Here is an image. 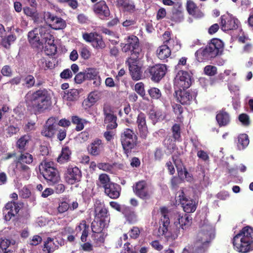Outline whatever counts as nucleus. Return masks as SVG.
Returning a JSON list of instances; mask_svg holds the SVG:
<instances>
[{"label": "nucleus", "instance_id": "1", "mask_svg": "<svg viewBox=\"0 0 253 253\" xmlns=\"http://www.w3.org/2000/svg\"><path fill=\"white\" fill-rule=\"evenodd\" d=\"M160 225L158 229L160 235L164 236L167 241H173L181 233L188 229L192 223V217L188 214L177 213L173 226H170V211L166 207L160 208Z\"/></svg>", "mask_w": 253, "mask_h": 253}, {"label": "nucleus", "instance_id": "2", "mask_svg": "<svg viewBox=\"0 0 253 253\" xmlns=\"http://www.w3.org/2000/svg\"><path fill=\"white\" fill-rule=\"evenodd\" d=\"M24 98L27 110L36 115L45 112L51 106V96L46 88L29 91Z\"/></svg>", "mask_w": 253, "mask_h": 253}, {"label": "nucleus", "instance_id": "3", "mask_svg": "<svg viewBox=\"0 0 253 253\" xmlns=\"http://www.w3.org/2000/svg\"><path fill=\"white\" fill-rule=\"evenodd\" d=\"M233 248L239 253H247L253 250V228L243 227L232 239Z\"/></svg>", "mask_w": 253, "mask_h": 253}, {"label": "nucleus", "instance_id": "4", "mask_svg": "<svg viewBox=\"0 0 253 253\" xmlns=\"http://www.w3.org/2000/svg\"><path fill=\"white\" fill-rule=\"evenodd\" d=\"M224 44L218 39H212L204 48L197 50L195 55L197 60L200 62L211 60L222 54Z\"/></svg>", "mask_w": 253, "mask_h": 253}, {"label": "nucleus", "instance_id": "5", "mask_svg": "<svg viewBox=\"0 0 253 253\" xmlns=\"http://www.w3.org/2000/svg\"><path fill=\"white\" fill-rule=\"evenodd\" d=\"M98 180L100 184L98 185L104 188V193L107 196L113 199H118L120 196L122 189L121 186L112 182L108 175L100 174Z\"/></svg>", "mask_w": 253, "mask_h": 253}, {"label": "nucleus", "instance_id": "6", "mask_svg": "<svg viewBox=\"0 0 253 253\" xmlns=\"http://www.w3.org/2000/svg\"><path fill=\"white\" fill-rule=\"evenodd\" d=\"M42 167L43 171L42 175L49 186H54L59 183L60 176L57 169L53 167L52 162H46L45 160L42 161L39 166L41 169Z\"/></svg>", "mask_w": 253, "mask_h": 253}, {"label": "nucleus", "instance_id": "7", "mask_svg": "<svg viewBox=\"0 0 253 253\" xmlns=\"http://www.w3.org/2000/svg\"><path fill=\"white\" fill-rule=\"evenodd\" d=\"M120 140L124 153L128 157L137 145V137L133 130L126 128L121 134Z\"/></svg>", "mask_w": 253, "mask_h": 253}, {"label": "nucleus", "instance_id": "8", "mask_svg": "<svg viewBox=\"0 0 253 253\" xmlns=\"http://www.w3.org/2000/svg\"><path fill=\"white\" fill-rule=\"evenodd\" d=\"M122 50L124 52L130 51L135 58H138L142 49L140 45L139 40L137 37L131 35L125 39V42L121 43Z\"/></svg>", "mask_w": 253, "mask_h": 253}, {"label": "nucleus", "instance_id": "9", "mask_svg": "<svg viewBox=\"0 0 253 253\" xmlns=\"http://www.w3.org/2000/svg\"><path fill=\"white\" fill-rule=\"evenodd\" d=\"M211 235L208 231H201L197 234L194 246L197 253H204L209 248L211 242Z\"/></svg>", "mask_w": 253, "mask_h": 253}, {"label": "nucleus", "instance_id": "10", "mask_svg": "<svg viewBox=\"0 0 253 253\" xmlns=\"http://www.w3.org/2000/svg\"><path fill=\"white\" fill-rule=\"evenodd\" d=\"M104 123L106 124L107 130L115 129L118 126L117 117L113 108L109 104H105L103 108Z\"/></svg>", "mask_w": 253, "mask_h": 253}, {"label": "nucleus", "instance_id": "11", "mask_svg": "<svg viewBox=\"0 0 253 253\" xmlns=\"http://www.w3.org/2000/svg\"><path fill=\"white\" fill-rule=\"evenodd\" d=\"M192 84V74L187 71L180 70L177 73L174 81V85L179 89H186Z\"/></svg>", "mask_w": 253, "mask_h": 253}, {"label": "nucleus", "instance_id": "12", "mask_svg": "<svg viewBox=\"0 0 253 253\" xmlns=\"http://www.w3.org/2000/svg\"><path fill=\"white\" fill-rule=\"evenodd\" d=\"M44 18L48 26L53 30H63L66 27V21L54 13L47 12L45 13Z\"/></svg>", "mask_w": 253, "mask_h": 253}, {"label": "nucleus", "instance_id": "13", "mask_svg": "<svg viewBox=\"0 0 253 253\" xmlns=\"http://www.w3.org/2000/svg\"><path fill=\"white\" fill-rule=\"evenodd\" d=\"M22 206L23 203L20 202H8L2 210L4 220L8 221L12 217H15L18 214Z\"/></svg>", "mask_w": 253, "mask_h": 253}, {"label": "nucleus", "instance_id": "14", "mask_svg": "<svg viewBox=\"0 0 253 253\" xmlns=\"http://www.w3.org/2000/svg\"><path fill=\"white\" fill-rule=\"evenodd\" d=\"M220 26L224 31L237 29L240 23L238 19L232 15L227 13L220 17Z\"/></svg>", "mask_w": 253, "mask_h": 253}, {"label": "nucleus", "instance_id": "15", "mask_svg": "<svg viewBox=\"0 0 253 253\" xmlns=\"http://www.w3.org/2000/svg\"><path fill=\"white\" fill-rule=\"evenodd\" d=\"M147 71L151 76V80L158 83L166 75L167 67L165 64H158L149 67Z\"/></svg>", "mask_w": 253, "mask_h": 253}, {"label": "nucleus", "instance_id": "16", "mask_svg": "<svg viewBox=\"0 0 253 253\" xmlns=\"http://www.w3.org/2000/svg\"><path fill=\"white\" fill-rule=\"evenodd\" d=\"M83 38L85 42L91 43L96 49H103L106 46L102 36L96 32L83 33Z\"/></svg>", "mask_w": 253, "mask_h": 253}, {"label": "nucleus", "instance_id": "17", "mask_svg": "<svg viewBox=\"0 0 253 253\" xmlns=\"http://www.w3.org/2000/svg\"><path fill=\"white\" fill-rule=\"evenodd\" d=\"M82 172L76 166H69L65 173V178L69 184H74L81 181Z\"/></svg>", "mask_w": 253, "mask_h": 253}, {"label": "nucleus", "instance_id": "18", "mask_svg": "<svg viewBox=\"0 0 253 253\" xmlns=\"http://www.w3.org/2000/svg\"><path fill=\"white\" fill-rule=\"evenodd\" d=\"M133 191L135 195L142 200H148L151 198L145 180H140L135 183L133 186Z\"/></svg>", "mask_w": 253, "mask_h": 253}, {"label": "nucleus", "instance_id": "19", "mask_svg": "<svg viewBox=\"0 0 253 253\" xmlns=\"http://www.w3.org/2000/svg\"><path fill=\"white\" fill-rule=\"evenodd\" d=\"M93 11L101 20H106L110 15L109 7L104 0H101L94 4L93 6Z\"/></svg>", "mask_w": 253, "mask_h": 253}, {"label": "nucleus", "instance_id": "20", "mask_svg": "<svg viewBox=\"0 0 253 253\" xmlns=\"http://www.w3.org/2000/svg\"><path fill=\"white\" fill-rule=\"evenodd\" d=\"M57 118H49L45 123L41 131V134L48 138H52L57 130Z\"/></svg>", "mask_w": 253, "mask_h": 253}, {"label": "nucleus", "instance_id": "21", "mask_svg": "<svg viewBox=\"0 0 253 253\" xmlns=\"http://www.w3.org/2000/svg\"><path fill=\"white\" fill-rule=\"evenodd\" d=\"M175 95L177 100L182 105H190L196 98L194 92L182 89L176 91Z\"/></svg>", "mask_w": 253, "mask_h": 253}, {"label": "nucleus", "instance_id": "22", "mask_svg": "<svg viewBox=\"0 0 253 253\" xmlns=\"http://www.w3.org/2000/svg\"><path fill=\"white\" fill-rule=\"evenodd\" d=\"M126 64L128 66L130 74L133 81H138L142 78L143 72L141 68L135 64L133 59L128 58L126 61Z\"/></svg>", "mask_w": 253, "mask_h": 253}, {"label": "nucleus", "instance_id": "23", "mask_svg": "<svg viewBox=\"0 0 253 253\" xmlns=\"http://www.w3.org/2000/svg\"><path fill=\"white\" fill-rule=\"evenodd\" d=\"M215 119L219 126L223 127L227 126L230 124L231 118L226 109L222 108L217 111Z\"/></svg>", "mask_w": 253, "mask_h": 253}, {"label": "nucleus", "instance_id": "24", "mask_svg": "<svg viewBox=\"0 0 253 253\" xmlns=\"http://www.w3.org/2000/svg\"><path fill=\"white\" fill-rule=\"evenodd\" d=\"M136 124L140 137L145 139L147 136L148 130L146 125V116L144 113L141 112L138 115Z\"/></svg>", "mask_w": 253, "mask_h": 253}, {"label": "nucleus", "instance_id": "25", "mask_svg": "<svg viewBox=\"0 0 253 253\" xmlns=\"http://www.w3.org/2000/svg\"><path fill=\"white\" fill-rule=\"evenodd\" d=\"M182 196H179V200L184 211L187 213L194 212L196 209L195 202L192 199L186 198L184 195L183 192H182Z\"/></svg>", "mask_w": 253, "mask_h": 253}, {"label": "nucleus", "instance_id": "26", "mask_svg": "<svg viewBox=\"0 0 253 253\" xmlns=\"http://www.w3.org/2000/svg\"><path fill=\"white\" fill-rule=\"evenodd\" d=\"M118 7H122L125 12L133 13L136 11L135 5L130 0H114Z\"/></svg>", "mask_w": 253, "mask_h": 253}, {"label": "nucleus", "instance_id": "27", "mask_svg": "<svg viewBox=\"0 0 253 253\" xmlns=\"http://www.w3.org/2000/svg\"><path fill=\"white\" fill-rule=\"evenodd\" d=\"M104 149V145L101 139H95L88 146V151L94 156H98Z\"/></svg>", "mask_w": 253, "mask_h": 253}, {"label": "nucleus", "instance_id": "28", "mask_svg": "<svg viewBox=\"0 0 253 253\" xmlns=\"http://www.w3.org/2000/svg\"><path fill=\"white\" fill-rule=\"evenodd\" d=\"M87 80H94L93 84L99 86L101 84V78L99 75V71L96 68H89L85 71Z\"/></svg>", "mask_w": 253, "mask_h": 253}, {"label": "nucleus", "instance_id": "29", "mask_svg": "<svg viewBox=\"0 0 253 253\" xmlns=\"http://www.w3.org/2000/svg\"><path fill=\"white\" fill-rule=\"evenodd\" d=\"M28 40L33 48H39L42 46V41L38 36V30L35 29L28 33Z\"/></svg>", "mask_w": 253, "mask_h": 253}, {"label": "nucleus", "instance_id": "30", "mask_svg": "<svg viewBox=\"0 0 253 253\" xmlns=\"http://www.w3.org/2000/svg\"><path fill=\"white\" fill-rule=\"evenodd\" d=\"M59 248L58 242L53 238L48 237L44 242L42 251L43 253H52Z\"/></svg>", "mask_w": 253, "mask_h": 253}, {"label": "nucleus", "instance_id": "31", "mask_svg": "<svg viewBox=\"0 0 253 253\" xmlns=\"http://www.w3.org/2000/svg\"><path fill=\"white\" fill-rule=\"evenodd\" d=\"M72 151L68 146L63 147L60 154L57 158V162L60 164H64L71 160Z\"/></svg>", "mask_w": 253, "mask_h": 253}, {"label": "nucleus", "instance_id": "32", "mask_svg": "<svg viewBox=\"0 0 253 253\" xmlns=\"http://www.w3.org/2000/svg\"><path fill=\"white\" fill-rule=\"evenodd\" d=\"M186 9L190 15L195 17H201L203 15L202 12L193 0H188L187 1Z\"/></svg>", "mask_w": 253, "mask_h": 253}, {"label": "nucleus", "instance_id": "33", "mask_svg": "<svg viewBox=\"0 0 253 253\" xmlns=\"http://www.w3.org/2000/svg\"><path fill=\"white\" fill-rule=\"evenodd\" d=\"M183 19L184 17L181 5H178L177 7L174 6L172 9L170 20L176 23H179L181 22Z\"/></svg>", "mask_w": 253, "mask_h": 253}, {"label": "nucleus", "instance_id": "34", "mask_svg": "<svg viewBox=\"0 0 253 253\" xmlns=\"http://www.w3.org/2000/svg\"><path fill=\"white\" fill-rule=\"evenodd\" d=\"M171 55V50L167 44L160 46L157 50V55L161 60L167 59Z\"/></svg>", "mask_w": 253, "mask_h": 253}, {"label": "nucleus", "instance_id": "35", "mask_svg": "<svg viewBox=\"0 0 253 253\" xmlns=\"http://www.w3.org/2000/svg\"><path fill=\"white\" fill-rule=\"evenodd\" d=\"M45 29L41 28L39 29V33L41 34L42 42H45V45H49L54 43V37L48 32H45Z\"/></svg>", "mask_w": 253, "mask_h": 253}, {"label": "nucleus", "instance_id": "36", "mask_svg": "<svg viewBox=\"0 0 253 253\" xmlns=\"http://www.w3.org/2000/svg\"><path fill=\"white\" fill-rule=\"evenodd\" d=\"M105 222L103 219H94L91 223V228L93 233L103 232Z\"/></svg>", "mask_w": 253, "mask_h": 253}, {"label": "nucleus", "instance_id": "37", "mask_svg": "<svg viewBox=\"0 0 253 253\" xmlns=\"http://www.w3.org/2000/svg\"><path fill=\"white\" fill-rule=\"evenodd\" d=\"M31 140V136L28 134H25L20 137L16 142V147L19 149L20 153L25 150V146Z\"/></svg>", "mask_w": 253, "mask_h": 253}, {"label": "nucleus", "instance_id": "38", "mask_svg": "<svg viewBox=\"0 0 253 253\" xmlns=\"http://www.w3.org/2000/svg\"><path fill=\"white\" fill-rule=\"evenodd\" d=\"M172 159L177 169L178 174V176H177L184 180L185 169H186V168L183 166L181 161L176 158L174 155L172 156Z\"/></svg>", "mask_w": 253, "mask_h": 253}, {"label": "nucleus", "instance_id": "39", "mask_svg": "<svg viewBox=\"0 0 253 253\" xmlns=\"http://www.w3.org/2000/svg\"><path fill=\"white\" fill-rule=\"evenodd\" d=\"M77 228L80 231L83 230L82 234L81 237V240L83 242H85L86 241L87 237L88 235V225L87 224L85 220H83L81 221L80 224L77 226Z\"/></svg>", "mask_w": 253, "mask_h": 253}, {"label": "nucleus", "instance_id": "40", "mask_svg": "<svg viewBox=\"0 0 253 253\" xmlns=\"http://www.w3.org/2000/svg\"><path fill=\"white\" fill-rule=\"evenodd\" d=\"M24 13L27 16L32 18L34 22L38 21L39 17V13L36 9V7H30L29 6H25L23 8Z\"/></svg>", "mask_w": 253, "mask_h": 253}, {"label": "nucleus", "instance_id": "41", "mask_svg": "<svg viewBox=\"0 0 253 253\" xmlns=\"http://www.w3.org/2000/svg\"><path fill=\"white\" fill-rule=\"evenodd\" d=\"M79 96V92L77 89H71L64 92L63 98L68 101H75Z\"/></svg>", "mask_w": 253, "mask_h": 253}, {"label": "nucleus", "instance_id": "42", "mask_svg": "<svg viewBox=\"0 0 253 253\" xmlns=\"http://www.w3.org/2000/svg\"><path fill=\"white\" fill-rule=\"evenodd\" d=\"M175 141H177V140L172 139L171 136H167L163 141V144L167 149L172 152L174 151L176 147L175 143Z\"/></svg>", "mask_w": 253, "mask_h": 253}, {"label": "nucleus", "instance_id": "43", "mask_svg": "<svg viewBox=\"0 0 253 253\" xmlns=\"http://www.w3.org/2000/svg\"><path fill=\"white\" fill-rule=\"evenodd\" d=\"M91 237L95 246L100 247L104 243L106 236L103 232H100L93 233Z\"/></svg>", "mask_w": 253, "mask_h": 253}, {"label": "nucleus", "instance_id": "44", "mask_svg": "<svg viewBox=\"0 0 253 253\" xmlns=\"http://www.w3.org/2000/svg\"><path fill=\"white\" fill-rule=\"evenodd\" d=\"M249 143V139L247 134L243 133L238 137L237 146L240 150L245 149Z\"/></svg>", "mask_w": 253, "mask_h": 253}, {"label": "nucleus", "instance_id": "45", "mask_svg": "<svg viewBox=\"0 0 253 253\" xmlns=\"http://www.w3.org/2000/svg\"><path fill=\"white\" fill-rule=\"evenodd\" d=\"M100 206H97L95 208V211L97 214L98 217L100 219H104L107 217L108 215V211L103 204L100 202L98 204Z\"/></svg>", "mask_w": 253, "mask_h": 253}, {"label": "nucleus", "instance_id": "46", "mask_svg": "<svg viewBox=\"0 0 253 253\" xmlns=\"http://www.w3.org/2000/svg\"><path fill=\"white\" fill-rule=\"evenodd\" d=\"M127 220L130 222L135 220L136 214L135 212L129 207H124L121 211Z\"/></svg>", "mask_w": 253, "mask_h": 253}, {"label": "nucleus", "instance_id": "47", "mask_svg": "<svg viewBox=\"0 0 253 253\" xmlns=\"http://www.w3.org/2000/svg\"><path fill=\"white\" fill-rule=\"evenodd\" d=\"M171 131L172 133V138L175 140H177L178 142L181 141V129L180 126L179 124H174L172 127Z\"/></svg>", "mask_w": 253, "mask_h": 253}, {"label": "nucleus", "instance_id": "48", "mask_svg": "<svg viewBox=\"0 0 253 253\" xmlns=\"http://www.w3.org/2000/svg\"><path fill=\"white\" fill-rule=\"evenodd\" d=\"M23 86H26L27 88H31L35 85L36 80L32 75H27L23 79Z\"/></svg>", "mask_w": 253, "mask_h": 253}, {"label": "nucleus", "instance_id": "49", "mask_svg": "<svg viewBox=\"0 0 253 253\" xmlns=\"http://www.w3.org/2000/svg\"><path fill=\"white\" fill-rule=\"evenodd\" d=\"M16 169L23 175L29 176L30 174V169L29 167L21 162H18L16 165Z\"/></svg>", "mask_w": 253, "mask_h": 253}, {"label": "nucleus", "instance_id": "50", "mask_svg": "<svg viewBox=\"0 0 253 253\" xmlns=\"http://www.w3.org/2000/svg\"><path fill=\"white\" fill-rule=\"evenodd\" d=\"M33 161V157L32 155L29 153H21V155L18 158V162H21L22 163L26 164L28 165L31 164Z\"/></svg>", "mask_w": 253, "mask_h": 253}, {"label": "nucleus", "instance_id": "51", "mask_svg": "<svg viewBox=\"0 0 253 253\" xmlns=\"http://www.w3.org/2000/svg\"><path fill=\"white\" fill-rule=\"evenodd\" d=\"M16 39V37L14 35H9L3 38L1 41L2 45L6 48H9L12 42H13Z\"/></svg>", "mask_w": 253, "mask_h": 253}, {"label": "nucleus", "instance_id": "52", "mask_svg": "<svg viewBox=\"0 0 253 253\" xmlns=\"http://www.w3.org/2000/svg\"><path fill=\"white\" fill-rule=\"evenodd\" d=\"M148 92L153 99H159L162 96V93L160 90L156 87H151L148 90Z\"/></svg>", "mask_w": 253, "mask_h": 253}, {"label": "nucleus", "instance_id": "53", "mask_svg": "<svg viewBox=\"0 0 253 253\" xmlns=\"http://www.w3.org/2000/svg\"><path fill=\"white\" fill-rule=\"evenodd\" d=\"M72 121L73 124L77 125L75 128L77 131H81L83 129L84 125L82 120L79 117L77 116H73L72 118Z\"/></svg>", "mask_w": 253, "mask_h": 253}, {"label": "nucleus", "instance_id": "54", "mask_svg": "<svg viewBox=\"0 0 253 253\" xmlns=\"http://www.w3.org/2000/svg\"><path fill=\"white\" fill-rule=\"evenodd\" d=\"M44 52L48 55H55L57 52V46L55 44L45 45Z\"/></svg>", "mask_w": 253, "mask_h": 253}, {"label": "nucleus", "instance_id": "55", "mask_svg": "<svg viewBox=\"0 0 253 253\" xmlns=\"http://www.w3.org/2000/svg\"><path fill=\"white\" fill-rule=\"evenodd\" d=\"M134 88L135 91L144 99L145 91L144 84L142 82L136 83L134 86Z\"/></svg>", "mask_w": 253, "mask_h": 253}, {"label": "nucleus", "instance_id": "56", "mask_svg": "<svg viewBox=\"0 0 253 253\" xmlns=\"http://www.w3.org/2000/svg\"><path fill=\"white\" fill-rule=\"evenodd\" d=\"M184 181V180L181 178L177 177V176H173L170 180L171 188L172 189H177L180 183Z\"/></svg>", "mask_w": 253, "mask_h": 253}, {"label": "nucleus", "instance_id": "57", "mask_svg": "<svg viewBox=\"0 0 253 253\" xmlns=\"http://www.w3.org/2000/svg\"><path fill=\"white\" fill-rule=\"evenodd\" d=\"M204 72L208 76H214L217 73V68L214 66L207 65L204 68Z\"/></svg>", "mask_w": 253, "mask_h": 253}, {"label": "nucleus", "instance_id": "58", "mask_svg": "<svg viewBox=\"0 0 253 253\" xmlns=\"http://www.w3.org/2000/svg\"><path fill=\"white\" fill-rule=\"evenodd\" d=\"M70 208V205L65 201L60 202L57 207L58 212L60 213H63L67 211Z\"/></svg>", "mask_w": 253, "mask_h": 253}, {"label": "nucleus", "instance_id": "59", "mask_svg": "<svg viewBox=\"0 0 253 253\" xmlns=\"http://www.w3.org/2000/svg\"><path fill=\"white\" fill-rule=\"evenodd\" d=\"M1 74L5 77H10L12 75V70L9 65H4L0 71Z\"/></svg>", "mask_w": 253, "mask_h": 253}, {"label": "nucleus", "instance_id": "60", "mask_svg": "<svg viewBox=\"0 0 253 253\" xmlns=\"http://www.w3.org/2000/svg\"><path fill=\"white\" fill-rule=\"evenodd\" d=\"M239 120L244 126H249L250 124L249 116L245 113H242L239 116Z\"/></svg>", "mask_w": 253, "mask_h": 253}, {"label": "nucleus", "instance_id": "61", "mask_svg": "<svg viewBox=\"0 0 253 253\" xmlns=\"http://www.w3.org/2000/svg\"><path fill=\"white\" fill-rule=\"evenodd\" d=\"M60 3H66L73 9H76L78 6V2L77 0H58Z\"/></svg>", "mask_w": 253, "mask_h": 253}, {"label": "nucleus", "instance_id": "62", "mask_svg": "<svg viewBox=\"0 0 253 253\" xmlns=\"http://www.w3.org/2000/svg\"><path fill=\"white\" fill-rule=\"evenodd\" d=\"M74 80L77 84H80L82 83L85 80H86L85 72H81L77 74L75 76Z\"/></svg>", "mask_w": 253, "mask_h": 253}, {"label": "nucleus", "instance_id": "63", "mask_svg": "<svg viewBox=\"0 0 253 253\" xmlns=\"http://www.w3.org/2000/svg\"><path fill=\"white\" fill-rule=\"evenodd\" d=\"M80 55L82 58L86 60L90 56V52L86 47H83L81 48Z\"/></svg>", "mask_w": 253, "mask_h": 253}, {"label": "nucleus", "instance_id": "64", "mask_svg": "<svg viewBox=\"0 0 253 253\" xmlns=\"http://www.w3.org/2000/svg\"><path fill=\"white\" fill-rule=\"evenodd\" d=\"M97 167L100 169L106 171H110L113 167L109 163H101L97 165Z\"/></svg>", "mask_w": 253, "mask_h": 253}]
</instances>
